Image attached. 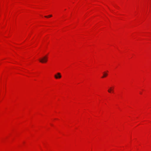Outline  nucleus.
<instances>
[{
	"label": "nucleus",
	"mask_w": 151,
	"mask_h": 151,
	"mask_svg": "<svg viewBox=\"0 0 151 151\" xmlns=\"http://www.w3.org/2000/svg\"><path fill=\"white\" fill-rule=\"evenodd\" d=\"M39 60L42 63H46L47 61V56H45L42 58L40 59Z\"/></svg>",
	"instance_id": "1"
},
{
	"label": "nucleus",
	"mask_w": 151,
	"mask_h": 151,
	"mask_svg": "<svg viewBox=\"0 0 151 151\" xmlns=\"http://www.w3.org/2000/svg\"><path fill=\"white\" fill-rule=\"evenodd\" d=\"M54 77L56 79H58L61 78V74L60 73H58L56 74L55 75Z\"/></svg>",
	"instance_id": "2"
},
{
	"label": "nucleus",
	"mask_w": 151,
	"mask_h": 151,
	"mask_svg": "<svg viewBox=\"0 0 151 151\" xmlns=\"http://www.w3.org/2000/svg\"><path fill=\"white\" fill-rule=\"evenodd\" d=\"M113 89H114L113 87H110L109 88V89H108V91L109 93H111V91H113Z\"/></svg>",
	"instance_id": "3"
},
{
	"label": "nucleus",
	"mask_w": 151,
	"mask_h": 151,
	"mask_svg": "<svg viewBox=\"0 0 151 151\" xmlns=\"http://www.w3.org/2000/svg\"><path fill=\"white\" fill-rule=\"evenodd\" d=\"M108 75V74L105 72H104L103 76L102 77V78H104L106 77Z\"/></svg>",
	"instance_id": "4"
},
{
	"label": "nucleus",
	"mask_w": 151,
	"mask_h": 151,
	"mask_svg": "<svg viewBox=\"0 0 151 151\" xmlns=\"http://www.w3.org/2000/svg\"><path fill=\"white\" fill-rule=\"evenodd\" d=\"M52 15H50L48 16H45V17L48 18V17H52Z\"/></svg>",
	"instance_id": "5"
}]
</instances>
